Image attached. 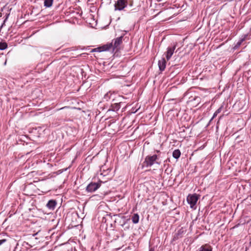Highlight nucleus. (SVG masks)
Masks as SVG:
<instances>
[{
  "label": "nucleus",
  "mask_w": 251,
  "mask_h": 251,
  "mask_svg": "<svg viewBox=\"0 0 251 251\" xmlns=\"http://www.w3.org/2000/svg\"><path fill=\"white\" fill-rule=\"evenodd\" d=\"M113 47V43L104 45L101 47H99L95 50H97L98 51H104L110 50Z\"/></svg>",
  "instance_id": "6"
},
{
  "label": "nucleus",
  "mask_w": 251,
  "mask_h": 251,
  "mask_svg": "<svg viewBox=\"0 0 251 251\" xmlns=\"http://www.w3.org/2000/svg\"><path fill=\"white\" fill-rule=\"evenodd\" d=\"M176 48V45H174L172 47H168L167 48V50L166 52V57L167 60H169L171 57H172V55L173 54L174 52V50H175Z\"/></svg>",
  "instance_id": "5"
},
{
  "label": "nucleus",
  "mask_w": 251,
  "mask_h": 251,
  "mask_svg": "<svg viewBox=\"0 0 251 251\" xmlns=\"http://www.w3.org/2000/svg\"><path fill=\"white\" fill-rule=\"evenodd\" d=\"M56 205V202L53 200H50L47 204V206L49 208H54Z\"/></svg>",
  "instance_id": "10"
},
{
  "label": "nucleus",
  "mask_w": 251,
  "mask_h": 251,
  "mask_svg": "<svg viewBox=\"0 0 251 251\" xmlns=\"http://www.w3.org/2000/svg\"><path fill=\"white\" fill-rule=\"evenodd\" d=\"M200 198V196L196 194H189L187 197V201L190 204V207L195 209L196 208V204Z\"/></svg>",
  "instance_id": "1"
},
{
  "label": "nucleus",
  "mask_w": 251,
  "mask_h": 251,
  "mask_svg": "<svg viewBox=\"0 0 251 251\" xmlns=\"http://www.w3.org/2000/svg\"><path fill=\"white\" fill-rule=\"evenodd\" d=\"M127 2L126 0H118L115 4L116 10H122L126 6Z\"/></svg>",
  "instance_id": "4"
},
{
  "label": "nucleus",
  "mask_w": 251,
  "mask_h": 251,
  "mask_svg": "<svg viewBox=\"0 0 251 251\" xmlns=\"http://www.w3.org/2000/svg\"><path fill=\"white\" fill-rule=\"evenodd\" d=\"M53 0H45L44 5L47 7H50L52 4Z\"/></svg>",
  "instance_id": "13"
},
{
  "label": "nucleus",
  "mask_w": 251,
  "mask_h": 251,
  "mask_svg": "<svg viewBox=\"0 0 251 251\" xmlns=\"http://www.w3.org/2000/svg\"><path fill=\"white\" fill-rule=\"evenodd\" d=\"M5 241H6V240H5V239L0 240V245L1 244H2V243H3L4 242H5Z\"/></svg>",
  "instance_id": "17"
},
{
  "label": "nucleus",
  "mask_w": 251,
  "mask_h": 251,
  "mask_svg": "<svg viewBox=\"0 0 251 251\" xmlns=\"http://www.w3.org/2000/svg\"><path fill=\"white\" fill-rule=\"evenodd\" d=\"M180 151L179 150H175L173 152V156L176 158L178 159L180 156Z\"/></svg>",
  "instance_id": "11"
},
{
  "label": "nucleus",
  "mask_w": 251,
  "mask_h": 251,
  "mask_svg": "<svg viewBox=\"0 0 251 251\" xmlns=\"http://www.w3.org/2000/svg\"><path fill=\"white\" fill-rule=\"evenodd\" d=\"M212 248L207 244L202 246L199 250V251H212Z\"/></svg>",
  "instance_id": "9"
},
{
  "label": "nucleus",
  "mask_w": 251,
  "mask_h": 251,
  "mask_svg": "<svg viewBox=\"0 0 251 251\" xmlns=\"http://www.w3.org/2000/svg\"><path fill=\"white\" fill-rule=\"evenodd\" d=\"M6 61H5V62H4V65H6Z\"/></svg>",
  "instance_id": "20"
},
{
  "label": "nucleus",
  "mask_w": 251,
  "mask_h": 251,
  "mask_svg": "<svg viewBox=\"0 0 251 251\" xmlns=\"http://www.w3.org/2000/svg\"><path fill=\"white\" fill-rule=\"evenodd\" d=\"M122 39L123 37L121 36L113 40L112 43H113L112 49L113 50H114L115 49H117L119 47V46L122 43Z\"/></svg>",
  "instance_id": "7"
},
{
  "label": "nucleus",
  "mask_w": 251,
  "mask_h": 251,
  "mask_svg": "<svg viewBox=\"0 0 251 251\" xmlns=\"http://www.w3.org/2000/svg\"><path fill=\"white\" fill-rule=\"evenodd\" d=\"M157 159V156L155 154L152 156H148L145 158L144 165L147 167L151 166L155 163Z\"/></svg>",
  "instance_id": "2"
},
{
  "label": "nucleus",
  "mask_w": 251,
  "mask_h": 251,
  "mask_svg": "<svg viewBox=\"0 0 251 251\" xmlns=\"http://www.w3.org/2000/svg\"><path fill=\"white\" fill-rule=\"evenodd\" d=\"M101 183V181H100V183H96V182L90 183L87 186L86 190L89 192H94L100 187Z\"/></svg>",
  "instance_id": "3"
},
{
  "label": "nucleus",
  "mask_w": 251,
  "mask_h": 251,
  "mask_svg": "<svg viewBox=\"0 0 251 251\" xmlns=\"http://www.w3.org/2000/svg\"><path fill=\"white\" fill-rule=\"evenodd\" d=\"M166 62L164 58H162L161 60H159L158 64L160 71H162L164 70L166 68Z\"/></svg>",
  "instance_id": "8"
},
{
  "label": "nucleus",
  "mask_w": 251,
  "mask_h": 251,
  "mask_svg": "<svg viewBox=\"0 0 251 251\" xmlns=\"http://www.w3.org/2000/svg\"><path fill=\"white\" fill-rule=\"evenodd\" d=\"M220 111H221V108H219L217 110H216V112L214 113L213 117L212 118L211 120L213 119L217 115V114L220 112Z\"/></svg>",
  "instance_id": "16"
},
{
  "label": "nucleus",
  "mask_w": 251,
  "mask_h": 251,
  "mask_svg": "<svg viewBox=\"0 0 251 251\" xmlns=\"http://www.w3.org/2000/svg\"><path fill=\"white\" fill-rule=\"evenodd\" d=\"M241 42H242V41H241L240 42H238L237 43V46H240L241 45Z\"/></svg>",
  "instance_id": "18"
},
{
  "label": "nucleus",
  "mask_w": 251,
  "mask_h": 251,
  "mask_svg": "<svg viewBox=\"0 0 251 251\" xmlns=\"http://www.w3.org/2000/svg\"><path fill=\"white\" fill-rule=\"evenodd\" d=\"M149 251H153V249H151L149 250Z\"/></svg>",
  "instance_id": "19"
},
{
  "label": "nucleus",
  "mask_w": 251,
  "mask_h": 251,
  "mask_svg": "<svg viewBox=\"0 0 251 251\" xmlns=\"http://www.w3.org/2000/svg\"><path fill=\"white\" fill-rule=\"evenodd\" d=\"M111 95H112L111 93L110 92H109L108 93H107L106 94H105L104 95L103 99L107 101L111 98Z\"/></svg>",
  "instance_id": "15"
},
{
  "label": "nucleus",
  "mask_w": 251,
  "mask_h": 251,
  "mask_svg": "<svg viewBox=\"0 0 251 251\" xmlns=\"http://www.w3.org/2000/svg\"><path fill=\"white\" fill-rule=\"evenodd\" d=\"M132 221L134 224H137L139 222V216L138 214H134L132 217Z\"/></svg>",
  "instance_id": "12"
},
{
  "label": "nucleus",
  "mask_w": 251,
  "mask_h": 251,
  "mask_svg": "<svg viewBox=\"0 0 251 251\" xmlns=\"http://www.w3.org/2000/svg\"><path fill=\"white\" fill-rule=\"evenodd\" d=\"M7 48V44L5 42H0V50H4Z\"/></svg>",
  "instance_id": "14"
}]
</instances>
